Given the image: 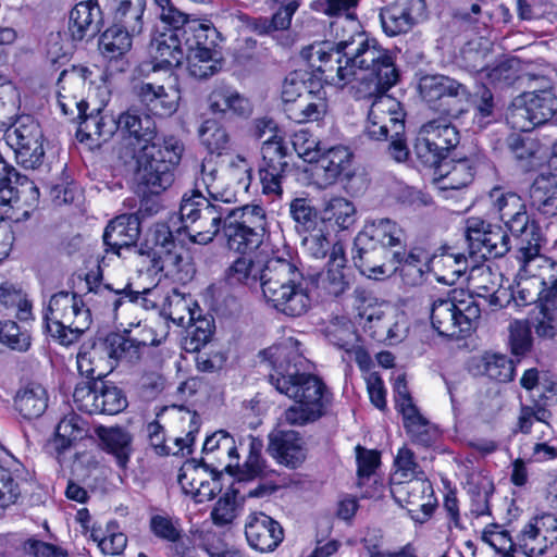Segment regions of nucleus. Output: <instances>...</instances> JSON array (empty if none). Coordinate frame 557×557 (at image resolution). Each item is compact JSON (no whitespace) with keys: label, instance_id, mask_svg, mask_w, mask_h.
<instances>
[{"label":"nucleus","instance_id":"obj_54","mask_svg":"<svg viewBox=\"0 0 557 557\" xmlns=\"http://www.w3.org/2000/svg\"><path fill=\"white\" fill-rule=\"evenodd\" d=\"M550 418L552 412L539 404L521 406L515 432L529 434L531 433L532 426L539 423L542 426L541 432L546 434V431L550 430Z\"/></svg>","mask_w":557,"mask_h":557},{"label":"nucleus","instance_id":"obj_16","mask_svg":"<svg viewBox=\"0 0 557 557\" xmlns=\"http://www.w3.org/2000/svg\"><path fill=\"white\" fill-rule=\"evenodd\" d=\"M385 94L373 95L369 113L370 124L367 126L369 139H400L405 132V122L393 113L398 103Z\"/></svg>","mask_w":557,"mask_h":557},{"label":"nucleus","instance_id":"obj_35","mask_svg":"<svg viewBox=\"0 0 557 557\" xmlns=\"http://www.w3.org/2000/svg\"><path fill=\"white\" fill-rule=\"evenodd\" d=\"M146 3L147 0H113V23L126 28L131 34L140 35L145 25Z\"/></svg>","mask_w":557,"mask_h":557},{"label":"nucleus","instance_id":"obj_46","mask_svg":"<svg viewBox=\"0 0 557 557\" xmlns=\"http://www.w3.org/2000/svg\"><path fill=\"white\" fill-rule=\"evenodd\" d=\"M264 270L249 257L237 258L226 270V281L230 285L243 284L256 287Z\"/></svg>","mask_w":557,"mask_h":557},{"label":"nucleus","instance_id":"obj_17","mask_svg":"<svg viewBox=\"0 0 557 557\" xmlns=\"http://www.w3.org/2000/svg\"><path fill=\"white\" fill-rule=\"evenodd\" d=\"M421 98L434 104L441 102L450 108V102L462 103L469 99V90L458 81L441 74L424 75L420 78L418 85Z\"/></svg>","mask_w":557,"mask_h":557},{"label":"nucleus","instance_id":"obj_25","mask_svg":"<svg viewBox=\"0 0 557 557\" xmlns=\"http://www.w3.org/2000/svg\"><path fill=\"white\" fill-rule=\"evenodd\" d=\"M169 79L173 84H171L168 88H165L163 85L143 83L137 89L139 100L154 115H171L177 109L180 90L176 87V77L173 76V74H170Z\"/></svg>","mask_w":557,"mask_h":557},{"label":"nucleus","instance_id":"obj_22","mask_svg":"<svg viewBox=\"0 0 557 557\" xmlns=\"http://www.w3.org/2000/svg\"><path fill=\"white\" fill-rule=\"evenodd\" d=\"M77 369L89 381L103 380L114 369L102 337L82 345L77 354Z\"/></svg>","mask_w":557,"mask_h":557},{"label":"nucleus","instance_id":"obj_29","mask_svg":"<svg viewBox=\"0 0 557 557\" xmlns=\"http://www.w3.org/2000/svg\"><path fill=\"white\" fill-rule=\"evenodd\" d=\"M510 150L524 171L536 170L544 164L555 165L557 141L548 148L540 141H512Z\"/></svg>","mask_w":557,"mask_h":557},{"label":"nucleus","instance_id":"obj_50","mask_svg":"<svg viewBox=\"0 0 557 557\" xmlns=\"http://www.w3.org/2000/svg\"><path fill=\"white\" fill-rule=\"evenodd\" d=\"M83 420L76 414L65 416L55 428L52 446L58 456L67 450L75 441L84 435Z\"/></svg>","mask_w":557,"mask_h":557},{"label":"nucleus","instance_id":"obj_24","mask_svg":"<svg viewBox=\"0 0 557 557\" xmlns=\"http://www.w3.org/2000/svg\"><path fill=\"white\" fill-rule=\"evenodd\" d=\"M424 7V0H407L383 8L380 20L384 33L389 37L408 33L417 22L413 12L423 10Z\"/></svg>","mask_w":557,"mask_h":557},{"label":"nucleus","instance_id":"obj_52","mask_svg":"<svg viewBox=\"0 0 557 557\" xmlns=\"http://www.w3.org/2000/svg\"><path fill=\"white\" fill-rule=\"evenodd\" d=\"M557 533V516L554 513H542L532 518L521 531V541L525 550H529L530 542Z\"/></svg>","mask_w":557,"mask_h":557},{"label":"nucleus","instance_id":"obj_51","mask_svg":"<svg viewBox=\"0 0 557 557\" xmlns=\"http://www.w3.org/2000/svg\"><path fill=\"white\" fill-rule=\"evenodd\" d=\"M211 468H214L213 465L207 463L205 459L201 462L195 460L185 462L178 475V483L183 492L187 495L199 492V487L210 478Z\"/></svg>","mask_w":557,"mask_h":557},{"label":"nucleus","instance_id":"obj_61","mask_svg":"<svg viewBox=\"0 0 557 557\" xmlns=\"http://www.w3.org/2000/svg\"><path fill=\"white\" fill-rule=\"evenodd\" d=\"M11 188L16 191L12 202H16L23 198L24 203L28 208H35L39 202V188L27 176L20 175L15 170L14 174H10Z\"/></svg>","mask_w":557,"mask_h":557},{"label":"nucleus","instance_id":"obj_1","mask_svg":"<svg viewBox=\"0 0 557 557\" xmlns=\"http://www.w3.org/2000/svg\"><path fill=\"white\" fill-rule=\"evenodd\" d=\"M306 59L326 84L345 86L364 72L359 92L364 98L387 92L399 81L393 53L363 32H354L338 42H318L302 48Z\"/></svg>","mask_w":557,"mask_h":557},{"label":"nucleus","instance_id":"obj_12","mask_svg":"<svg viewBox=\"0 0 557 557\" xmlns=\"http://www.w3.org/2000/svg\"><path fill=\"white\" fill-rule=\"evenodd\" d=\"M73 399L81 411L89 414H116L127 407L123 392L104 380L78 383Z\"/></svg>","mask_w":557,"mask_h":557},{"label":"nucleus","instance_id":"obj_45","mask_svg":"<svg viewBox=\"0 0 557 557\" xmlns=\"http://www.w3.org/2000/svg\"><path fill=\"white\" fill-rule=\"evenodd\" d=\"M0 304L14 311L20 321H29L33 318L32 304L17 284L5 281L0 285Z\"/></svg>","mask_w":557,"mask_h":557},{"label":"nucleus","instance_id":"obj_62","mask_svg":"<svg viewBox=\"0 0 557 557\" xmlns=\"http://www.w3.org/2000/svg\"><path fill=\"white\" fill-rule=\"evenodd\" d=\"M0 342L12 349L25 351L30 346V335L16 322L8 320L0 322Z\"/></svg>","mask_w":557,"mask_h":557},{"label":"nucleus","instance_id":"obj_15","mask_svg":"<svg viewBox=\"0 0 557 557\" xmlns=\"http://www.w3.org/2000/svg\"><path fill=\"white\" fill-rule=\"evenodd\" d=\"M295 145V141H263L261 153L265 165L259 171L263 194L282 196V180L288 166V160H293L296 156Z\"/></svg>","mask_w":557,"mask_h":557},{"label":"nucleus","instance_id":"obj_28","mask_svg":"<svg viewBox=\"0 0 557 557\" xmlns=\"http://www.w3.org/2000/svg\"><path fill=\"white\" fill-rule=\"evenodd\" d=\"M541 84L539 89L522 94L519 98L533 115L535 123L541 125L549 121L557 111V96L554 94L550 83L545 77L537 78Z\"/></svg>","mask_w":557,"mask_h":557},{"label":"nucleus","instance_id":"obj_7","mask_svg":"<svg viewBox=\"0 0 557 557\" xmlns=\"http://www.w3.org/2000/svg\"><path fill=\"white\" fill-rule=\"evenodd\" d=\"M223 203L208 199L199 190L183 196L180 214L184 230L193 243L207 245L223 230L228 213V208Z\"/></svg>","mask_w":557,"mask_h":557},{"label":"nucleus","instance_id":"obj_58","mask_svg":"<svg viewBox=\"0 0 557 557\" xmlns=\"http://www.w3.org/2000/svg\"><path fill=\"white\" fill-rule=\"evenodd\" d=\"M216 170L211 166V160H203L201 163L200 177L196 182V189L201 191L200 187L203 186L207 191V198L215 201H222L224 203H231L234 201V196L228 195L226 191L220 190L215 185Z\"/></svg>","mask_w":557,"mask_h":557},{"label":"nucleus","instance_id":"obj_3","mask_svg":"<svg viewBox=\"0 0 557 557\" xmlns=\"http://www.w3.org/2000/svg\"><path fill=\"white\" fill-rule=\"evenodd\" d=\"M98 298H102L106 306L116 312L125 302L137 301L139 292L133 290L131 284L119 289H111L108 285L89 288L84 297L75 293L59 292L50 298L45 314L47 332L62 345L75 343L89 329L91 308L88 305L99 304Z\"/></svg>","mask_w":557,"mask_h":557},{"label":"nucleus","instance_id":"obj_41","mask_svg":"<svg viewBox=\"0 0 557 557\" xmlns=\"http://www.w3.org/2000/svg\"><path fill=\"white\" fill-rule=\"evenodd\" d=\"M191 299L173 289L166 295L161 306V315L171 320L178 326L189 325L195 321V311L191 309Z\"/></svg>","mask_w":557,"mask_h":557},{"label":"nucleus","instance_id":"obj_55","mask_svg":"<svg viewBox=\"0 0 557 557\" xmlns=\"http://www.w3.org/2000/svg\"><path fill=\"white\" fill-rule=\"evenodd\" d=\"M14 151L16 162L26 169H35L42 163L45 149L41 141H5Z\"/></svg>","mask_w":557,"mask_h":557},{"label":"nucleus","instance_id":"obj_21","mask_svg":"<svg viewBox=\"0 0 557 557\" xmlns=\"http://www.w3.org/2000/svg\"><path fill=\"white\" fill-rule=\"evenodd\" d=\"M267 450L277 462L293 469L300 466L306 458L302 440L293 430H273L269 434Z\"/></svg>","mask_w":557,"mask_h":557},{"label":"nucleus","instance_id":"obj_8","mask_svg":"<svg viewBox=\"0 0 557 557\" xmlns=\"http://www.w3.org/2000/svg\"><path fill=\"white\" fill-rule=\"evenodd\" d=\"M456 147L438 146L436 141H414V153L425 165L434 169V183L438 189H460L473 178L469 160L457 158Z\"/></svg>","mask_w":557,"mask_h":557},{"label":"nucleus","instance_id":"obj_5","mask_svg":"<svg viewBox=\"0 0 557 557\" xmlns=\"http://www.w3.org/2000/svg\"><path fill=\"white\" fill-rule=\"evenodd\" d=\"M260 286L265 301L287 317H301L311 306L302 273L287 260L268 261L260 276Z\"/></svg>","mask_w":557,"mask_h":557},{"label":"nucleus","instance_id":"obj_4","mask_svg":"<svg viewBox=\"0 0 557 557\" xmlns=\"http://www.w3.org/2000/svg\"><path fill=\"white\" fill-rule=\"evenodd\" d=\"M178 141H126L120 150L124 163L136 162L135 183L141 196L159 195L174 182L173 169L180 163Z\"/></svg>","mask_w":557,"mask_h":557},{"label":"nucleus","instance_id":"obj_9","mask_svg":"<svg viewBox=\"0 0 557 557\" xmlns=\"http://www.w3.org/2000/svg\"><path fill=\"white\" fill-rule=\"evenodd\" d=\"M296 157L315 163L314 175L323 186L334 184L341 175L349 176L352 152L342 144L331 141H295Z\"/></svg>","mask_w":557,"mask_h":557},{"label":"nucleus","instance_id":"obj_47","mask_svg":"<svg viewBox=\"0 0 557 557\" xmlns=\"http://www.w3.org/2000/svg\"><path fill=\"white\" fill-rule=\"evenodd\" d=\"M210 109L213 112L225 113L232 111L235 114H246L249 111L248 101L236 90L220 86L212 90L209 96Z\"/></svg>","mask_w":557,"mask_h":557},{"label":"nucleus","instance_id":"obj_63","mask_svg":"<svg viewBox=\"0 0 557 557\" xmlns=\"http://www.w3.org/2000/svg\"><path fill=\"white\" fill-rule=\"evenodd\" d=\"M214 54L205 55L201 53H186L188 73L199 79L214 75L219 70V62Z\"/></svg>","mask_w":557,"mask_h":557},{"label":"nucleus","instance_id":"obj_33","mask_svg":"<svg viewBox=\"0 0 557 557\" xmlns=\"http://www.w3.org/2000/svg\"><path fill=\"white\" fill-rule=\"evenodd\" d=\"M48 400L47 389L40 383L30 382L17 391L14 407L24 419L32 420L45 413Z\"/></svg>","mask_w":557,"mask_h":557},{"label":"nucleus","instance_id":"obj_40","mask_svg":"<svg viewBox=\"0 0 557 557\" xmlns=\"http://www.w3.org/2000/svg\"><path fill=\"white\" fill-rule=\"evenodd\" d=\"M504 223L513 235L520 237L519 256L527 253V248L533 244L542 245L544 242L540 226L534 221L530 222L527 210L506 219Z\"/></svg>","mask_w":557,"mask_h":557},{"label":"nucleus","instance_id":"obj_23","mask_svg":"<svg viewBox=\"0 0 557 557\" xmlns=\"http://www.w3.org/2000/svg\"><path fill=\"white\" fill-rule=\"evenodd\" d=\"M140 235V223L136 214H122L112 220L103 233L106 251L120 256L122 249L131 250Z\"/></svg>","mask_w":557,"mask_h":557},{"label":"nucleus","instance_id":"obj_60","mask_svg":"<svg viewBox=\"0 0 557 557\" xmlns=\"http://www.w3.org/2000/svg\"><path fill=\"white\" fill-rule=\"evenodd\" d=\"M240 493L239 486L233 485L215 504L211 517L216 525H226L236 517V498Z\"/></svg>","mask_w":557,"mask_h":557},{"label":"nucleus","instance_id":"obj_42","mask_svg":"<svg viewBox=\"0 0 557 557\" xmlns=\"http://www.w3.org/2000/svg\"><path fill=\"white\" fill-rule=\"evenodd\" d=\"M147 253L152 255V271L162 272L165 276L183 278L181 273L188 263L182 255V248L175 245L169 249L149 250Z\"/></svg>","mask_w":557,"mask_h":557},{"label":"nucleus","instance_id":"obj_34","mask_svg":"<svg viewBox=\"0 0 557 557\" xmlns=\"http://www.w3.org/2000/svg\"><path fill=\"white\" fill-rule=\"evenodd\" d=\"M102 341L108 348L110 360L113 361V368L119 361L136 363L140 359L143 348L147 345L145 341L132 337L128 332L110 333L102 337Z\"/></svg>","mask_w":557,"mask_h":557},{"label":"nucleus","instance_id":"obj_11","mask_svg":"<svg viewBox=\"0 0 557 557\" xmlns=\"http://www.w3.org/2000/svg\"><path fill=\"white\" fill-rule=\"evenodd\" d=\"M542 245L533 244L527 253L519 256L520 274L527 276V284L535 287L533 295L522 297L525 304L544 300L547 305L557 294V262L540 253Z\"/></svg>","mask_w":557,"mask_h":557},{"label":"nucleus","instance_id":"obj_32","mask_svg":"<svg viewBox=\"0 0 557 557\" xmlns=\"http://www.w3.org/2000/svg\"><path fill=\"white\" fill-rule=\"evenodd\" d=\"M346 262L347 260L343 245L341 243L334 244L326 271L320 276L322 288L331 296H341L349 286L347 275L345 273Z\"/></svg>","mask_w":557,"mask_h":557},{"label":"nucleus","instance_id":"obj_49","mask_svg":"<svg viewBox=\"0 0 557 557\" xmlns=\"http://www.w3.org/2000/svg\"><path fill=\"white\" fill-rule=\"evenodd\" d=\"M370 237L368 242H375L377 246H384L385 249L401 246L404 242V231L396 222L391 219H375L368 226Z\"/></svg>","mask_w":557,"mask_h":557},{"label":"nucleus","instance_id":"obj_44","mask_svg":"<svg viewBox=\"0 0 557 557\" xmlns=\"http://www.w3.org/2000/svg\"><path fill=\"white\" fill-rule=\"evenodd\" d=\"M445 115L431 119L423 123L419 129L420 139H453L459 136L457 126L449 120L448 116H457L463 112V108L444 109Z\"/></svg>","mask_w":557,"mask_h":557},{"label":"nucleus","instance_id":"obj_39","mask_svg":"<svg viewBox=\"0 0 557 557\" xmlns=\"http://www.w3.org/2000/svg\"><path fill=\"white\" fill-rule=\"evenodd\" d=\"M355 205L345 197H333L327 200L322 210V221L338 230H348L356 222Z\"/></svg>","mask_w":557,"mask_h":557},{"label":"nucleus","instance_id":"obj_48","mask_svg":"<svg viewBox=\"0 0 557 557\" xmlns=\"http://www.w3.org/2000/svg\"><path fill=\"white\" fill-rule=\"evenodd\" d=\"M354 298L358 315L364 320L363 327L371 335V331L377 327L373 322H382L386 315V307L379 305L370 293L361 288L355 289Z\"/></svg>","mask_w":557,"mask_h":557},{"label":"nucleus","instance_id":"obj_18","mask_svg":"<svg viewBox=\"0 0 557 557\" xmlns=\"http://www.w3.org/2000/svg\"><path fill=\"white\" fill-rule=\"evenodd\" d=\"M245 536L249 546L256 550L273 552L283 541L281 524L263 512H252L245 523Z\"/></svg>","mask_w":557,"mask_h":557},{"label":"nucleus","instance_id":"obj_26","mask_svg":"<svg viewBox=\"0 0 557 557\" xmlns=\"http://www.w3.org/2000/svg\"><path fill=\"white\" fill-rule=\"evenodd\" d=\"M178 26L171 27L151 41L153 70H170L182 64L186 57L183 38L178 35Z\"/></svg>","mask_w":557,"mask_h":557},{"label":"nucleus","instance_id":"obj_43","mask_svg":"<svg viewBox=\"0 0 557 557\" xmlns=\"http://www.w3.org/2000/svg\"><path fill=\"white\" fill-rule=\"evenodd\" d=\"M138 34H131L126 28L113 23L100 36L99 49L110 59L121 57L131 49L132 38Z\"/></svg>","mask_w":557,"mask_h":557},{"label":"nucleus","instance_id":"obj_36","mask_svg":"<svg viewBox=\"0 0 557 557\" xmlns=\"http://www.w3.org/2000/svg\"><path fill=\"white\" fill-rule=\"evenodd\" d=\"M97 434L106 451L113 455L119 467L126 468L132 453V436L122 428L100 426Z\"/></svg>","mask_w":557,"mask_h":557},{"label":"nucleus","instance_id":"obj_64","mask_svg":"<svg viewBox=\"0 0 557 557\" xmlns=\"http://www.w3.org/2000/svg\"><path fill=\"white\" fill-rule=\"evenodd\" d=\"M507 124L511 129L520 133L533 131L540 123H535L533 115L520 98L516 99L506 115Z\"/></svg>","mask_w":557,"mask_h":557},{"label":"nucleus","instance_id":"obj_56","mask_svg":"<svg viewBox=\"0 0 557 557\" xmlns=\"http://www.w3.org/2000/svg\"><path fill=\"white\" fill-rule=\"evenodd\" d=\"M289 214L298 231L308 232L317 225L318 211L309 198L293 199L289 203Z\"/></svg>","mask_w":557,"mask_h":557},{"label":"nucleus","instance_id":"obj_10","mask_svg":"<svg viewBox=\"0 0 557 557\" xmlns=\"http://www.w3.org/2000/svg\"><path fill=\"white\" fill-rule=\"evenodd\" d=\"M267 214L258 205L228 208L223 233L230 249L246 253L256 249L267 231Z\"/></svg>","mask_w":557,"mask_h":557},{"label":"nucleus","instance_id":"obj_27","mask_svg":"<svg viewBox=\"0 0 557 557\" xmlns=\"http://www.w3.org/2000/svg\"><path fill=\"white\" fill-rule=\"evenodd\" d=\"M326 336L332 345L345 352L343 356L345 362L356 361L361 369L370 366V355L361 345L360 337L350 323L330 326Z\"/></svg>","mask_w":557,"mask_h":557},{"label":"nucleus","instance_id":"obj_6","mask_svg":"<svg viewBox=\"0 0 557 557\" xmlns=\"http://www.w3.org/2000/svg\"><path fill=\"white\" fill-rule=\"evenodd\" d=\"M480 317V305L463 290H453L430 304L431 324L441 336L466 337L476 327Z\"/></svg>","mask_w":557,"mask_h":557},{"label":"nucleus","instance_id":"obj_14","mask_svg":"<svg viewBox=\"0 0 557 557\" xmlns=\"http://www.w3.org/2000/svg\"><path fill=\"white\" fill-rule=\"evenodd\" d=\"M95 127V132L86 134V138L92 136L111 137L117 132L122 138L133 139H154L158 132L156 120L149 114H137L134 112H124L117 120L112 117H90L86 121V126Z\"/></svg>","mask_w":557,"mask_h":557},{"label":"nucleus","instance_id":"obj_38","mask_svg":"<svg viewBox=\"0 0 557 557\" xmlns=\"http://www.w3.org/2000/svg\"><path fill=\"white\" fill-rule=\"evenodd\" d=\"M529 197L533 208L543 214H553V198H557V175H539L530 187Z\"/></svg>","mask_w":557,"mask_h":557},{"label":"nucleus","instance_id":"obj_2","mask_svg":"<svg viewBox=\"0 0 557 557\" xmlns=\"http://www.w3.org/2000/svg\"><path fill=\"white\" fill-rule=\"evenodd\" d=\"M263 360L273 364L269 375L276 391L294 400L282 414L281 420L290 425H306L319 420L329 404L327 388L315 375L300 372L302 356L295 347L282 344L260 352Z\"/></svg>","mask_w":557,"mask_h":557},{"label":"nucleus","instance_id":"obj_13","mask_svg":"<svg viewBox=\"0 0 557 557\" xmlns=\"http://www.w3.org/2000/svg\"><path fill=\"white\" fill-rule=\"evenodd\" d=\"M469 255L488 259L504 257L510 250V237L500 225L486 223L480 218H469L465 230Z\"/></svg>","mask_w":557,"mask_h":557},{"label":"nucleus","instance_id":"obj_31","mask_svg":"<svg viewBox=\"0 0 557 557\" xmlns=\"http://www.w3.org/2000/svg\"><path fill=\"white\" fill-rule=\"evenodd\" d=\"M394 271H398L404 284L408 286H418L423 283L424 275L429 270L428 256L420 249H413L410 252L395 250L392 253Z\"/></svg>","mask_w":557,"mask_h":557},{"label":"nucleus","instance_id":"obj_20","mask_svg":"<svg viewBox=\"0 0 557 557\" xmlns=\"http://www.w3.org/2000/svg\"><path fill=\"white\" fill-rule=\"evenodd\" d=\"M102 24L98 0L82 1L70 12L69 34L74 41L89 40L100 32Z\"/></svg>","mask_w":557,"mask_h":557},{"label":"nucleus","instance_id":"obj_57","mask_svg":"<svg viewBox=\"0 0 557 557\" xmlns=\"http://www.w3.org/2000/svg\"><path fill=\"white\" fill-rule=\"evenodd\" d=\"M509 331V345L512 355L516 357H523L531 351L532 348V334L531 325L525 320H513L508 326Z\"/></svg>","mask_w":557,"mask_h":557},{"label":"nucleus","instance_id":"obj_59","mask_svg":"<svg viewBox=\"0 0 557 557\" xmlns=\"http://www.w3.org/2000/svg\"><path fill=\"white\" fill-rule=\"evenodd\" d=\"M484 373L497 382H510L515 376V366L505 355L486 354L483 357Z\"/></svg>","mask_w":557,"mask_h":557},{"label":"nucleus","instance_id":"obj_30","mask_svg":"<svg viewBox=\"0 0 557 557\" xmlns=\"http://www.w3.org/2000/svg\"><path fill=\"white\" fill-rule=\"evenodd\" d=\"M356 247L357 251L352 256V260L363 275L379 278L386 274L384 260L387 258L388 250L384 246L374 245L372 242H368L366 236H359Z\"/></svg>","mask_w":557,"mask_h":557},{"label":"nucleus","instance_id":"obj_19","mask_svg":"<svg viewBox=\"0 0 557 557\" xmlns=\"http://www.w3.org/2000/svg\"><path fill=\"white\" fill-rule=\"evenodd\" d=\"M178 27L186 53L218 54L220 33L210 21L190 20L185 16V22Z\"/></svg>","mask_w":557,"mask_h":557},{"label":"nucleus","instance_id":"obj_53","mask_svg":"<svg viewBox=\"0 0 557 557\" xmlns=\"http://www.w3.org/2000/svg\"><path fill=\"white\" fill-rule=\"evenodd\" d=\"M324 96L317 98L302 97L295 104L286 109L288 117L297 123L317 121L325 112Z\"/></svg>","mask_w":557,"mask_h":557},{"label":"nucleus","instance_id":"obj_37","mask_svg":"<svg viewBox=\"0 0 557 557\" xmlns=\"http://www.w3.org/2000/svg\"><path fill=\"white\" fill-rule=\"evenodd\" d=\"M432 486L428 481L416 479L408 482H399L392 488V494L397 503L404 506L421 508L425 515L430 513V504L424 499L430 496Z\"/></svg>","mask_w":557,"mask_h":557}]
</instances>
